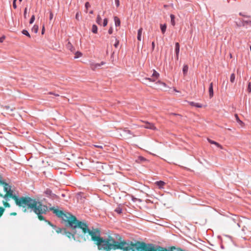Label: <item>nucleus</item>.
Masks as SVG:
<instances>
[{"instance_id": "obj_1", "label": "nucleus", "mask_w": 251, "mask_h": 251, "mask_svg": "<svg viewBox=\"0 0 251 251\" xmlns=\"http://www.w3.org/2000/svg\"><path fill=\"white\" fill-rule=\"evenodd\" d=\"M58 217L64 221L68 222L69 226L75 229L81 230L84 234H88L92 240L96 241L99 250L110 251L120 249L123 251H168L166 248L152 244H146L139 241H132L129 240H122L121 236L116 235V240L111 236L104 239L100 236V232L94 229H89L86 223L80 222L76 218L68 212H63L58 209Z\"/></svg>"}, {"instance_id": "obj_2", "label": "nucleus", "mask_w": 251, "mask_h": 251, "mask_svg": "<svg viewBox=\"0 0 251 251\" xmlns=\"http://www.w3.org/2000/svg\"><path fill=\"white\" fill-rule=\"evenodd\" d=\"M20 206L24 208L28 207L31 209L37 215L40 220H44L43 214H46L49 209L48 207L43 204L41 202L32 200L30 198H25Z\"/></svg>"}, {"instance_id": "obj_3", "label": "nucleus", "mask_w": 251, "mask_h": 251, "mask_svg": "<svg viewBox=\"0 0 251 251\" xmlns=\"http://www.w3.org/2000/svg\"><path fill=\"white\" fill-rule=\"evenodd\" d=\"M3 187L4 190L6 192V194L3 197L4 199L6 201L9 200V197L13 199L16 204L18 206H20L22 202L24 201L25 197H20L18 198L15 194H14L13 190L11 189V186L6 182L2 183Z\"/></svg>"}, {"instance_id": "obj_4", "label": "nucleus", "mask_w": 251, "mask_h": 251, "mask_svg": "<svg viewBox=\"0 0 251 251\" xmlns=\"http://www.w3.org/2000/svg\"><path fill=\"white\" fill-rule=\"evenodd\" d=\"M241 23L238 26H243L246 28L251 26V18H248V19H242L240 20Z\"/></svg>"}, {"instance_id": "obj_5", "label": "nucleus", "mask_w": 251, "mask_h": 251, "mask_svg": "<svg viewBox=\"0 0 251 251\" xmlns=\"http://www.w3.org/2000/svg\"><path fill=\"white\" fill-rule=\"evenodd\" d=\"M145 125L141 126V127H144L145 128L150 129L152 130H155L156 127L154 125L151 123H149L148 122H145Z\"/></svg>"}, {"instance_id": "obj_6", "label": "nucleus", "mask_w": 251, "mask_h": 251, "mask_svg": "<svg viewBox=\"0 0 251 251\" xmlns=\"http://www.w3.org/2000/svg\"><path fill=\"white\" fill-rule=\"evenodd\" d=\"M44 193L45 194L47 197L52 199H54L57 197V196L55 194L52 193L51 190L49 189H47L45 191Z\"/></svg>"}, {"instance_id": "obj_7", "label": "nucleus", "mask_w": 251, "mask_h": 251, "mask_svg": "<svg viewBox=\"0 0 251 251\" xmlns=\"http://www.w3.org/2000/svg\"><path fill=\"white\" fill-rule=\"evenodd\" d=\"M159 76V74L154 70H153V73L151 75V77H152V82H155Z\"/></svg>"}, {"instance_id": "obj_8", "label": "nucleus", "mask_w": 251, "mask_h": 251, "mask_svg": "<svg viewBox=\"0 0 251 251\" xmlns=\"http://www.w3.org/2000/svg\"><path fill=\"white\" fill-rule=\"evenodd\" d=\"M175 52L176 54V59L178 60L179 53V44L177 42L175 44Z\"/></svg>"}, {"instance_id": "obj_9", "label": "nucleus", "mask_w": 251, "mask_h": 251, "mask_svg": "<svg viewBox=\"0 0 251 251\" xmlns=\"http://www.w3.org/2000/svg\"><path fill=\"white\" fill-rule=\"evenodd\" d=\"M208 91H209V97L210 98H211L213 96V83L212 82H211L210 84Z\"/></svg>"}, {"instance_id": "obj_10", "label": "nucleus", "mask_w": 251, "mask_h": 251, "mask_svg": "<svg viewBox=\"0 0 251 251\" xmlns=\"http://www.w3.org/2000/svg\"><path fill=\"white\" fill-rule=\"evenodd\" d=\"M123 133L125 134H128L130 135V136L128 137L129 138L131 137V136H135V135L131 132V131L127 128H124L123 129Z\"/></svg>"}, {"instance_id": "obj_11", "label": "nucleus", "mask_w": 251, "mask_h": 251, "mask_svg": "<svg viewBox=\"0 0 251 251\" xmlns=\"http://www.w3.org/2000/svg\"><path fill=\"white\" fill-rule=\"evenodd\" d=\"M114 22H115V24L116 26H120L121 22H120V20L119 18H118L117 17L115 16V17H114Z\"/></svg>"}, {"instance_id": "obj_12", "label": "nucleus", "mask_w": 251, "mask_h": 251, "mask_svg": "<svg viewBox=\"0 0 251 251\" xmlns=\"http://www.w3.org/2000/svg\"><path fill=\"white\" fill-rule=\"evenodd\" d=\"M188 66L187 65H184L183 66V69H182V71H183V75H186V74H187V72H188Z\"/></svg>"}, {"instance_id": "obj_13", "label": "nucleus", "mask_w": 251, "mask_h": 251, "mask_svg": "<svg viewBox=\"0 0 251 251\" xmlns=\"http://www.w3.org/2000/svg\"><path fill=\"white\" fill-rule=\"evenodd\" d=\"M190 104L196 107L201 108L202 107V104L199 103H196L194 102H190Z\"/></svg>"}, {"instance_id": "obj_14", "label": "nucleus", "mask_w": 251, "mask_h": 251, "mask_svg": "<svg viewBox=\"0 0 251 251\" xmlns=\"http://www.w3.org/2000/svg\"><path fill=\"white\" fill-rule=\"evenodd\" d=\"M64 230V234H65L67 237H68L69 238H71V237H74V234H73L70 232H67L66 230Z\"/></svg>"}, {"instance_id": "obj_15", "label": "nucleus", "mask_w": 251, "mask_h": 251, "mask_svg": "<svg viewBox=\"0 0 251 251\" xmlns=\"http://www.w3.org/2000/svg\"><path fill=\"white\" fill-rule=\"evenodd\" d=\"M166 27H167V26L165 24H164V25L161 24L160 25V29H161V30L163 34H164L166 30Z\"/></svg>"}, {"instance_id": "obj_16", "label": "nucleus", "mask_w": 251, "mask_h": 251, "mask_svg": "<svg viewBox=\"0 0 251 251\" xmlns=\"http://www.w3.org/2000/svg\"><path fill=\"white\" fill-rule=\"evenodd\" d=\"M208 141L210 143V144H214L215 145H216L218 147H219V148H221V145L218 143L217 142H215V141H212L209 139H208Z\"/></svg>"}, {"instance_id": "obj_17", "label": "nucleus", "mask_w": 251, "mask_h": 251, "mask_svg": "<svg viewBox=\"0 0 251 251\" xmlns=\"http://www.w3.org/2000/svg\"><path fill=\"white\" fill-rule=\"evenodd\" d=\"M170 17H171V23L172 25L174 26L175 25V16L174 15L171 14L170 15Z\"/></svg>"}, {"instance_id": "obj_18", "label": "nucleus", "mask_w": 251, "mask_h": 251, "mask_svg": "<svg viewBox=\"0 0 251 251\" xmlns=\"http://www.w3.org/2000/svg\"><path fill=\"white\" fill-rule=\"evenodd\" d=\"M156 185L159 187L162 188L164 185L165 182L162 181H159L156 182Z\"/></svg>"}, {"instance_id": "obj_19", "label": "nucleus", "mask_w": 251, "mask_h": 251, "mask_svg": "<svg viewBox=\"0 0 251 251\" xmlns=\"http://www.w3.org/2000/svg\"><path fill=\"white\" fill-rule=\"evenodd\" d=\"M168 251H184L180 248H176L174 247H171Z\"/></svg>"}, {"instance_id": "obj_20", "label": "nucleus", "mask_w": 251, "mask_h": 251, "mask_svg": "<svg viewBox=\"0 0 251 251\" xmlns=\"http://www.w3.org/2000/svg\"><path fill=\"white\" fill-rule=\"evenodd\" d=\"M152 77L151 76V77H146V78H145L144 79H143V83H145V84H147V81H151V82H152Z\"/></svg>"}, {"instance_id": "obj_21", "label": "nucleus", "mask_w": 251, "mask_h": 251, "mask_svg": "<svg viewBox=\"0 0 251 251\" xmlns=\"http://www.w3.org/2000/svg\"><path fill=\"white\" fill-rule=\"evenodd\" d=\"M92 31L94 33H97L98 31V27L97 26L95 25H93L92 27Z\"/></svg>"}, {"instance_id": "obj_22", "label": "nucleus", "mask_w": 251, "mask_h": 251, "mask_svg": "<svg viewBox=\"0 0 251 251\" xmlns=\"http://www.w3.org/2000/svg\"><path fill=\"white\" fill-rule=\"evenodd\" d=\"M104 64H105V62H101L100 64L97 63V64H95L94 65V67H93V66H92V67L94 69V68H97V67H100L101 65H104Z\"/></svg>"}, {"instance_id": "obj_23", "label": "nucleus", "mask_w": 251, "mask_h": 251, "mask_svg": "<svg viewBox=\"0 0 251 251\" xmlns=\"http://www.w3.org/2000/svg\"><path fill=\"white\" fill-rule=\"evenodd\" d=\"M115 211L118 214L122 213V208L120 206H118L115 209Z\"/></svg>"}, {"instance_id": "obj_24", "label": "nucleus", "mask_w": 251, "mask_h": 251, "mask_svg": "<svg viewBox=\"0 0 251 251\" xmlns=\"http://www.w3.org/2000/svg\"><path fill=\"white\" fill-rule=\"evenodd\" d=\"M32 30L34 33H36L38 31V26L36 25H34L32 28Z\"/></svg>"}, {"instance_id": "obj_25", "label": "nucleus", "mask_w": 251, "mask_h": 251, "mask_svg": "<svg viewBox=\"0 0 251 251\" xmlns=\"http://www.w3.org/2000/svg\"><path fill=\"white\" fill-rule=\"evenodd\" d=\"M235 78V75L234 74H232L230 75V82H232V83H233L234 82Z\"/></svg>"}, {"instance_id": "obj_26", "label": "nucleus", "mask_w": 251, "mask_h": 251, "mask_svg": "<svg viewBox=\"0 0 251 251\" xmlns=\"http://www.w3.org/2000/svg\"><path fill=\"white\" fill-rule=\"evenodd\" d=\"M101 18H100V15H98L97 17V20H96V22L99 25H100L101 24Z\"/></svg>"}, {"instance_id": "obj_27", "label": "nucleus", "mask_w": 251, "mask_h": 251, "mask_svg": "<svg viewBox=\"0 0 251 251\" xmlns=\"http://www.w3.org/2000/svg\"><path fill=\"white\" fill-rule=\"evenodd\" d=\"M235 118H236V121L239 123L241 125H242L243 123L239 119L237 114H235Z\"/></svg>"}, {"instance_id": "obj_28", "label": "nucleus", "mask_w": 251, "mask_h": 251, "mask_svg": "<svg viewBox=\"0 0 251 251\" xmlns=\"http://www.w3.org/2000/svg\"><path fill=\"white\" fill-rule=\"evenodd\" d=\"M63 230H65V229H62V228H59V227L56 228V231L57 233H62L63 234H64Z\"/></svg>"}, {"instance_id": "obj_29", "label": "nucleus", "mask_w": 251, "mask_h": 251, "mask_svg": "<svg viewBox=\"0 0 251 251\" xmlns=\"http://www.w3.org/2000/svg\"><path fill=\"white\" fill-rule=\"evenodd\" d=\"M22 32L23 34H24L29 37H30V35L29 32L26 30L24 29L22 31Z\"/></svg>"}, {"instance_id": "obj_30", "label": "nucleus", "mask_w": 251, "mask_h": 251, "mask_svg": "<svg viewBox=\"0 0 251 251\" xmlns=\"http://www.w3.org/2000/svg\"><path fill=\"white\" fill-rule=\"evenodd\" d=\"M35 20V16L34 15H32L30 19L29 24H32Z\"/></svg>"}, {"instance_id": "obj_31", "label": "nucleus", "mask_w": 251, "mask_h": 251, "mask_svg": "<svg viewBox=\"0 0 251 251\" xmlns=\"http://www.w3.org/2000/svg\"><path fill=\"white\" fill-rule=\"evenodd\" d=\"M247 91L249 92V93L251 92V82H249V83H248Z\"/></svg>"}, {"instance_id": "obj_32", "label": "nucleus", "mask_w": 251, "mask_h": 251, "mask_svg": "<svg viewBox=\"0 0 251 251\" xmlns=\"http://www.w3.org/2000/svg\"><path fill=\"white\" fill-rule=\"evenodd\" d=\"M4 211V209L2 207H0V217H1Z\"/></svg>"}, {"instance_id": "obj_33", "label": "nucleus", "mask_w": 251, "mask_h": 251, "mask_svg": "<svg viewBox=\"0 0 251 251\" xmlns=\"http://www.w3.org/2000/svg\"><path fill=\"white\" fill-rule=\"evenodd\" d=\"M108 21L107 19H104L103 22V26H105L107 25Z\"/></svg>"}, {"instance_id": "obj_34", "label": "nucleus", "mask_w": 251, "mask_h": 251, "mask_svg": "<svg viewBox=\"0 0 251 251\" xmlns=\"http://www.w3.org/2000/svg\"><path fill=\"white\" fill-rule=\"evenodd\" d=\"M119 41L117 39H116V42L114 44V46L115 48H117L119 46Z\"/></svg>"}, {"instance_id": "obj_35", "label": "nucleus", "mask_w": 251, "mask_h": 251, "mask_svg": "<svg viewBox=\"0 0 251 251\" xmlns=\"http://www.w3.org/2000/svg\"><path fill=\"white\" fill-rule=\"evenodd\" d=\"M131 198H132V201L133 202H135V201H136L137 200H139V201H141V200H140L138 199L137 198H134L133 196H131Z\"/></svg>"}, {"instance_id": "obj_36", "label": "nucleus", "mask_w": 251, "mask_h": 251, "mask_svg": "<svg viewBox=\"0 0 251 251\" xmlns=\"http://www.w3.org/2000/svg\"><path fill=\"white\" fill-rule=\"evenodd\" d=\"M85 6L86 9H88L90 7V4L88 2H86L85 4Z\"/></svg>"}, {"instance_id": "obj_37", "label": "nucleus", "mask_w": 251, "mask_h": 251, "mask_svg": "<svg viewBox=\"0 0 251 251\" xmlns=\"http://www.w3.org/2000/svg\"><path fill=\"white\" fill-rule=\"evenodd\" d=\"M75 19L79 21V13L78 12H77L76 13V15H75Z\"/></svg>"}, {"instance_id": "obj_38", "label": "nucleus", "mask_w": 251, "mask_h": 251, "mask_svg": "<svg viewBox=\"0 0 251 251\" xmlns=\"http://www.w3.org/2000/svg\"><path fill=\"white\" fill-rule=\"evenodd\" d=\"M142 31H143V28H140L138 30V33H137V34H140V35H142Z\"/></svg>"}, {"instance_id": "obj_39", "label": "nucleus", "mask_w": 251, "mask_h": 251, "mask_svg": "<svg viewBox=\"0 0 251 251\" xmlns=\"http://www.w3.org/2000/svg\"><path fill=\"white\" fill-rule=\"evenodd\" d=\"M76 55H77V56L75 57V58H77L81 56L82 55V53L80 52L77 51L76 53Z\"/></svg>"}, {"instance_id": "obj_40", "label": "nucleus", "mask_w": 251, "mask_h": 251, "mask_svg": "<svg viewBox=\"0 0 251 251\" xmlns=\"http://www.w3.org/2000/svg\"><path fill=\"white\" fill-rule=\"evenodd\" d=\"M3 205L5 207H10V204L7 203V202H4L3 201Z\"/></svg>"}, {"instance_id": "obj_41", "label": "nucleus", "mask_w": 251, "mask_h": 251, "mask_svg": "<svg viewBox=\"0 0 251 251\" xmlns=\"http://www.w3.org/2000/svg\"><path fill=\"white\" fill-rule=\"evenodd\" d=\"M115 4L117 7H118L120 5L119 0H115Z\"/></svg>"}, {"instance_id": "obj_42", "label": "nucleus", "mask_w": 251, "mask_h": 251, "mask_svg": "<svg viewBox=\"0 0 251 251\" xmlns=\"http://www.w3.org/2000/svg\"><path fill=\"white\" fill-rule=\"evenodd\" d=\"M53 14L52 12L50 11V20H51L53 18Z\"/></svg>"}, {"instance_id": "obj_43", "label": "nucleus", "mask_w": 251, "mask_h": 251, "mask_svg": "<svg viewBox=\"0 0 251 251\" xmlns=\"http://www.w3.org/2000/svg\"><path fill=\"white\" fill-rule=\"evenodd\" d=\"M94 147L100 148V149H103L102 145H94Z\"/></svg>"}, {"instance_id": "obj_44", "label": "nucleus", "mask_w": 251, "mask_h": 251, "mask_svg": "<svg viewBox=\"0 0 251 251\" xmlns=\"http://www.w3.org/2000/svg\"><path fill=\"white\" fill-rule=\"evenodd\" d=\"M113 32V28L112 27H110L108 30V33L111 34Z\"/></svg>"}, {"instance_id": "obj_45", "label": "nucleus", "mask_w": 251, "mask_h": 251, "mask_svg": "<svg viewBox=\"0 0 251 251\" xmlns=\"http://www.w3.org/2000/svg\"><path fill=\"white\" fill-rule=\"evenodd\" d=\"M141 36H142V35H140V34H137V40L138 41H141Z\"/></svg>"}, {"instance_id": "obj_46", "label": "nucleus", "mask_w": 251, "mask_h": 251, "mask_svg": "<svg viewBox=\"0 0 251 251\" xmlns=\"http://www.w3.org/2000/svg\"><path fill=\"white\" fill-rule=\"evenodd\" d=\"M5 39V37L4 36H2L0 38V43H2L3 42V40H4Z\"/></svg>"}, {"instance_id": "obj_47", "label": "nucleus", "mask_w": 251, "mask_h": 251, "mask_svg": "<svg viewBox=\"0 0 251 251\" xmlns=\"http://www.w3.org/2000/svg\"><path fill=\"white\" fill-rule=\"evenodd\" d=\"M151 47H152V50H153L154 49V47H155V43H154V42H152L151 43Z\"/></svg>"}, {"instance_id": "obj_48", "label": "nucleus", "mask_w": 251, "mask_h": 251, "mask_svg": "<svg viewBox=\"0 0 251 251\" xmlns=\"http://www.w3.org/2000/svg\"><path fill=\"white\" fill-rule=\"evenodd\" d=\"M47 222H48L49 223V224L51 226H52L53 227H55V226H53L50 222L49 221H46Z\"/></svg>"}, {"instance_id": "obj_49", "label": "nucleus", "mask_w": 251, "mask_h": 251, "mask_svg": "<svg viewBox=\"0 0 251 251\" xmlns=\"http://www.w3.org/2000/svg\"><path fill=\"white\" fill-rule=\"evenodd\" d=\"M13 6L14 8H15V9H16L17 8L16 2H13Z\"/></svg>"}, {"instance_id": "obj_50", "label": "nucleus", "mask_w": 251, "mask_h": 251, "mask_svg": "<svg viewBox=\"0 0 251 251\" xmlns=\"http://www.w3.org/2000/svg\"><path fill=\"white\" fill-rule=\"evenodd\" d=\"M26 11H27V8H25V11H24V16H25H25H26Z\"/></svg>"}, {"instance_id": "obj_51", "label": "nucleus", "mask_w": 251, "mask_h": 251, "mask_svg": "<svg viewBox=\"0 0 251 251\" xmlns=\"http://www.w3.org/2000/svg\"><path fill=\"white\" fill-rule=\"evenodd\" d=\"M45 28L44 26H43L42 30V34H43L44 33Z\"/></svg>"}, {"instance_id": "obj_52", "label": "nucleus", "mask_w": 251, "mask_h": 251, "mask_svg": "<svg viewBox=\"0 0 251 251\" xmlns=\"http://www.w3.org/2000/svg\"><path fill=\"white\" fill-rule=\"evenodd\" d=\"M239 15L242 16L246 17V16L241 12L239 13Z\"/></svg>"}, {"instance_id": "obj_53", "label": "nucleus", "mask_w": 251, "mask_h": 251, "mask_svg": "<svg viewBox=\"0 0 251 251\" xmlns=\"http://www.w3.org/2000/svg\"><path fill=\"white\" fill-rule=\"evenodd\" d=\"M11 215H16V213H12L11 214Z\"/></svg>"}, {"instance_id": "obj_54", "label": "nucleus", "mask_w": 251, "mask_h": 251, "mask_svg": "<svg viewBox=\"0 0 251 251\" xmlns=\"http://www.w3.org/2000/svg\"><path fill=\"white\" fill-rule=\"evenodd\" d=\"M89 13L90 14H93V11L91 10L89 12Z\"/></svg>"}, {"instance_id": "obj_55", "label": "nucleus", "mask_w": 251, "mask_h": 251, "mask_svg": "<svg viewBox=\"0 0 251 251\" xmlns=\"http://www.w3.org/2000/svg\"><path fill=\"white\" fill-rule=\"evenodd\" d=\"M54 95L56 96H59L58 94H54Z\"/></svg>"}, {"instance_id": "obj_56", "label": "nucleus", "mask_w": 251, "mask_h": 251, "mask_svg": "<svg viewBox=\"0 0 251 251\" xmlns=\"http://www.w3.org/2000/svg\"><path fill=\"white\" fill-rule=\"evenodd\" d=\"M17 0H13V2H16Z\"/></svg>"}, {"instance_id": "obj_57", "label": "nucleus", "mask_w": 251, "mask_h": 251, "mask_svg": "<svg viewBox=\"0 0 251 251\" xmlns=\"http://www.w3.org/2000/svg\"><path fill=\"white\" fill-rule=\"evenodd\" d=\"M19 1L21 2V1H22V0H19Z\"/></svg>"}]
</instances>
